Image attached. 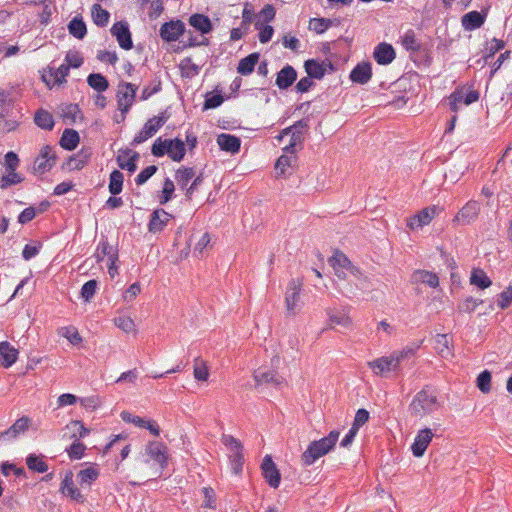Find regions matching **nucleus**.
<instances>
[{
	"mask_svg": "<svg viewBox=\"0 0 512 512\" xmlns=\"http://www.w3.org/2000/svg\"><path fill=\"white\" fill-rule=\"evenodd\" d=\"M441 404L438 400V394L435 389L425 386L416 393L409 405L411 415L423 418L430 415L440 408Z\"/></svg>",
	"mask_w": 512,
	"mask_h": 512,
	"instance_id": "obj_1",
	"label": "nucleus"
},
{
	"mask_svg": "<svg viewBox=\"0 0 512 512\" xmlns=\"http://www.w3.org/2000/svg\"><path fill=\"white\" fill-rule=\"evenodd\" d=\"M339 435V431L333 430L326 437L312 441L301 455L302 464L310 466L319 458L328 454L335 447Z\"/></svg>",
	"mask_w": 512,
	"mask_h": 512,
	"instance_id": "obj_2",
	"label": "nucleus"
},
{
	"mask_svg": "<svg viewBox=\"0 0 512 512\" xmlns=\"http://www.w3.org/2000/svg\"><path fill=\"white\" fill-rule=\"evenodd\" d=\"M412 350H403L396 354H393L389 357H380L373 361L368 362V366L373 371L375 375H382L385 372H389L392 370H396L399 366V363L410 354H412Z\"/></svg>",
	"mask_w": 512,
	"mask_h": 512,
	"instance_id": "obj_3",
	"label": "nucleus"
},
{
	"mask_svg": "<svg viewBox=\"0 0 512 512\" xmlns=\"http://www.w3.org/2000/svg\"><path fill=\"white\" fill-rule=\"evenodd\" d=\"M222 443L230 449L229 459L233 472L236 474L240 473L244 461L241 442L232 435L224 434L222 436Z\"/></svg>",
	"mask_w": 512,
	"mask_h": 512,
	"instance_id": "obj_4",
	"label": "nucleus"
},
{
	"mask_svg": "<svg viewBox=\"0 0 512 512\" xmlns=\"http://www.w3.org/2000/svg\"><path fill=\"white\" fill-rule=\"evenodd\" d=\"M168 116L164 113L159 116L150 118L145 124L142 130L134 137L132 144L138 145L152 137L157 131L166 123Z\"/></svg>",
	"mask_w": 512,
	"mask_h": 512,
	"instance_id": "obj_5",
	"label": "nucleus"
},
{
	"mask_svg": "<svg viewBox=\"0 0 512 512\" xmlns=\"http://www.w3.org/2000/svg\"><path fill=\"white\" fill-rule=\"evenodd\" d=\"M137 89L136 85L128 82L121 83L118 86L117 102L123 119L134 102Z\"/></svg>",
	"mask_w": 512,
	"mask_h": 512,
	"instance_id": "obj_6",
	"label": "nucleus"
},
{
	"mask_svg": "<svg viewBox=\"0 0 512 512\" xmlns=\"http://www.w3.org/2000/svg\"><path fill=\"white\" fill-rule=\"evenodd\" d=\"M480 210V203L475 200H470L459 210L454 217L453 222L461 226L470 225L476 221Z\"/></svg>",
	"mask_w": 512,
	"mask_h": 512,
	"instance_id": "obj_7",
	"label": "nucleus"
},
{
	"mask_svg": "<svg viewBox=\"0 0 512 512\" xmlns=\"http://www.w3.org/2000/svg\"><path fill=\"white\" fill-rule=\"evenodd\" d=\"M57 156L52 151V147L46 145L40 150L39 156L35 159L33 164L34 173L44 174L50 171L56 164Z\"/></svg>",
	"mask_w": 512,
	"mask_h": 512,
	"instance_id": "obj_8",
	"label": "nucleus"
},
{
	"mask_svg": "<svg viewBox=\"0 0 512 512\" xmlns=\"http://www.w3.org/2000/svg\"><path fill=\"white\" fill-rule=\"evenodd\" d=\"M111 34L116 37L119 46L124 50H130L133 47L131 32L126 21L116 22L111 28Z\"/></svg>",
	"mask_w": 512,
	"mask_h": 512,
	"instance_id": "obj_9",
	"label": "nucleus"
},
{
	"mask_svg": "<svg viewBox=\"0 0 512 512\" xmlns=\"http://www.w3.org/2000/svg\"><path fill=\"white\" fill-rule=\"evenodd\" d=\"M185 31V24L180 21H170L164 23L160 28V36L166 42H172L179 39Z\"/></svg>",
	"mask_w": 512,
	"mask_h": 512,
	"instance_id": "obj_10",
	"label": "nucleus"
},
{
	"mask_svg": "<svg viewBox=\"0 0 512 512\" xmlns=\"http://www.w3.org/2000/svg\"><path fill=\"white\" fill-rule=\"evenodd\" d=\"M302 283L299 280H291L285 295V303L287 311L295 314L296 309L299 308L300 290Z\"/></svg>",
	"mask_w": 512,
	"mask_h": 512,
	"instance_id": "obj_11",
	"label": "nucleus"
},
{
	"mask_svg": "<svg viewBox=\"0 0 512 512\" xmlns=\"http://www.w3.org/2000/svg\"><path fill=\"white\" fill-rule=\"evenodd\" d=\"M261 468L263 476L268 482V484L273 488H277L280 484V473L276 468V465L273 462L271 456L266 455L264 457L261 464Z\"/></svg>",
	"mask_w": 512,
	"mask_h": 512,
	"instance_id": "obj_12",
	"label": "nucleus"
},
{
	"mask_svg": "<svg viewBox=\"0 0 512 512\" xmlns=\"http://www.w3.org/2000/svg\"><path fill=\"white\" fill-rule=\"evenodd\" d=\"M91 155V148L83 147L77 154H74L67 159L63 168H67L68 170H80L88 163Z\"/></svg>",
	"mask_w": 512,
	"mask_h": 512,
	"instance_id": "obj_13",
	"label": "nucleus"
},
{
	"mask_svg": "<svg viewBox=\"0 0 512 512\" xmlns=\"http://www.w3.org/2000/svg\"><path fill=\"white\" fill-rule=\"evenodd\" d=\"M433 437V433L430 429L425 428L420 430L415 438L414 443L412 444V452L415 457L423 456L426 451L429 443L431 442Z\"/></svg>",
	"mask_w": 512,
	"mask_h": 512,
	"instance_id": "obj_14",
	"label": "nucleus"
},
{
	"mask_svg": "<svg viewBox=\"0 0 512 512\" xmlns=\"http://www.w3.org/2000/svg\"><path fill=\"white\" fill-rule=\"evenodd\" d=\"M146 453L151 459L157 462L161 468L167 465V448L161 442H150L146 447Z\"/></svg>",
	"mask_w": 512,
	"mask_h": 512,
	"instance_id": "obj_15",
	"label": "nucleus"
},
{
	"mask_svg": "<svg viewBox=\"0 0 512 512\" xmlns=\"http://www.w3.org/2000/svg\"><path fill=\"white\" fill-rule=\"evenodd\" d=\"M373 57L378 64L388 65L395 59L396 53L392 45L380 43L375 47Z\"/></svg>",
	"mask_w": 512,
	"mask_h": 512,
	"instance_id": "obj_16",
	"label": "nucleus"
},
{
	"mask_svg": "<svg viewBox=\"0 0 512 512\" xmlns=\"http://www.w3.org/2000/svg\"><path fill=\"white\" fill-rule=\"evenodd\" d=\"M172 217L171 214L167 213L163 209H156L150 217L148 229L152 233L160 232L167 225L168 221Z\"/></svg>",
	"mask_w": 512,
	"mask_h": 512,
	"instance_id": "obj_17",
	"label": "nucleus"
},
{
	"mask_svg": "<svg viewBox=\"0 0 512 512\" xmlns=\"http://www.w3.org/2000/svg\"><path fill=\"white\" fill-rule=\"evenodd\" d=\"M139 159V153L130 149L121 150L117 156V163L121 169H126L133 173L137 166L136 161Z\"/></svg>",
	"mask_w": 512,
	"mask_h": 512,
	"instance_id": "obj_18",
	"label": "nucleus"
},
{
	"mask_svg": "<svg viewBox=\"0 0 512 512\" xmlns=\"http://www.w3.org/2000/svg\"><path fill=\"white\" fill-rule=\"evenodd\" d=\"M61 492L69 496L72 500L83 503L85 501L84 495L74 486L72 473L66 474L65 478L61 483Z\"/></svg>",
	"mask_w": 512,
	"mask_h": 512,
	"instance_id": "obj_19",
	"label": "nucleus"
},
{
	"mask_svg": "<svg viewBox=\"0 0 512 512\" xmlns=\"http://www.w3.org/2000/svg\"><path fill=\"white\" fill-rule=\"evenodd\" d=\"M372 77V68L369 62L357 64L350 73V79L354 83L366 84Z\"/></svg>",
	"mask_w": 512,
	"mask_h": 512,
	"instance_id": "obj_20",
	"label": "nucleus"
},
{
	"mask_svg": "<svg viewBox=\"0 0 512 512\" xmlns=\"http://www.w3.org/2000/svg\"><path fill=\"white\" fill-rule=\"evenodd\" d=\"M412 284H426L431 288H436L439 285V278L437 274L426 271V270H416L411 275Z\"/></svg>",
	"mask_w": 512,
	"mask_h": 512,
	"instance_id": "obj_21",
	"label": "nucleus"
},
{
	"mask_svg": "<svg viewBox=\"0 0 512 512\" xmlns=\"http://www.w3.org/2000/svg\"><path fill=\"white\" fill-rule=\"evenodd\" d=\"M296 78V70L292 66L286 65L277 73L276 85L279 89H288L295 82Z\"/></svg>",
	"mask_w": 512,
	"mask_h": 512,
	"instance_id": "obj_22",
	"label": "nucleus"
},
{
	"mask_svg": "<svg viewBox=\"0 0 512 512\" xmlns=\"http://www.w3.org/2000/svg\"><path fill=\"white\" fill-rule=\"evenodd\" d=\"M95 257L97 262H103L105 258H108V262L115 264L118 254L117 251L111 246L106 240H101L97 246Z\"/></svg>",
	"mask_w": 512,
	"mask_h": 512,
	"instance_id": "obj_23",
	"label": "nucleus"
},
{
	"mask_svg": "<svg viewBox=\"0 0 512 512\" xmlns=\"http://www.w3.org/2000/svg\"><path fill=\"white\" fill-rule=\"evenodd\" d=\"M217 143L221 150L232 154L238 153L241 145V141L238 137L225 133H222L217 137Z\"/></svg>",
	"mask_w": 512,
	"mask_h": 512,
	"instance_id": "obj_24",
	"label": "nucleus"
},
{
	"mask_svg": "<svg viewBox=\"0 0 512 512\" xmlns=\"http://www.w3.org/2000/svg\"><path fill=\"white\" fill-rule=\"evenodd\" d=\"M254 380L257 385L262 384H272L274 386H279L284 382L283 377L277 374V372L273 370L262 371L257 370L254 373Z\"/></svg>",
	"mask_w": 512,
	"mask_h": 512,
	"instance_id": "obj_25",
	"label": "nucleus"
},
{
	"mask_svg": "<svg viewBox=\"0 0 512 512\" xmlns=\"http://www.w3.org/2000/svg\"><path fill=\"white\" fill-rule=\"evenodd\" d=\"M260 55L257 52L251 53L242 58L237 66V72L243 76L250 75L259 61Z\"/></svg>",
	"mask_w": 512,
	"mask_h": 512,
	"instance_id": "obj_26",
	"label": "nucleus"
},
{
	"mask_svg": "<svg viewBox=\"0 0 512 512\" xmlns=\"http://www.w3.org/2000/svg\"><path fill=\"white\" fill-rule=\"evenodd\" d=\"M168 144V156L175 162H180L185 156V144L179 139H167Z\"/></svg>",
	"mask_w": 512,
	"mask_h": 512,
	"instance_id": "obj_27",
	"label": "nucleus"
},
{
	"mask_svg": "<svg viewBox=\"0 0 512 512\" xmlns=\"http://www.w3.org/2000/svg\"><path fill=\"white\" fill-rule=\"evenodd\" d=\"M484 16L478 11H471L462 17V26L466 31H472L482 26Z\"/></svg>",
	"mask_w": 512,
	"mask_h": 512,
	"instance_id": "obj_28",
	"label": "nucleus"
},
{
	"mask_svg": "<svg viewBox=\"0 0 512 512\" xmlns=\"http://www.w3.org/2000/svg\"><path fill=\"white\" fill-rule=\"evenodd\" d=\"M30 425V419L26 416H23L16 420V422L7 430L4 431V434L7 436V440L16 439L21 433H24Z\"/></svg>",
	"mask_w": 512,
	"mask_h": 512,
	"instance_id": "obj_29",
	"label": "nucleus"
},
{
	"mask_svg": "<svg viewBox=\"0 0 512 512\" xmlns=\"http://www.w3.org/2000/svg\"><path fill=\"white\" fill-rule=\"evenodd\" d=\"M80 137L76 130L74 129H65L61 138H60V146L66 150H74L79 144Z\"/></svg>",
	"mask_w": 512,
	"mask_h": 512,
	"instance_id": "obj_30",
	"label": "nucleus"
},
{
	"mask_svg": "<svg viewBox=\"0 0 512 512\" xmlns=\"http://www.w3.org/2000/svg\"><path fill=\"white\" fill-rule=\"evenodd\" d=\"M189 24L202 34H207L212 30L210 19L203 14H193L190 16Z\"/></svg>",
	"mask_w": 512,
	"mask_h": 512,
	"instance_id": "obj_31",
	"label": "nucleus"
},
{
	"mask_svg": "<svg viewBox=\"0 0 512 512\" xmlns=\"http://www.w3.org/2000/svg\"><path fill=\"white\" fill-rule=\"evenodd\" d=\"M0 355L3 358V366L10 367L17 360L18 351L9 342L0 343Z\"/></svg>",
	"mask_w": 512,
	"mask_h": 512,
	"instance_id": "obj_32",
	"label": "nucleus"
},
{
	"mask_svg": "<svg viewBox=\"0 0 512 512\" xmlns=\"http://www.w3.org/2000/svg\"><path fill=\"white\" fill-rule=\"evenodd\" d=\"M35 124L44 130H52L54 127V119L50 112L44 109H39L36 111L34 116Z\"/></svg>",
	"mask_w": 512,
	"mask_h": 512,
	"instance_id": "obj_33",
	"label": "nucleus"
},
{
	"mask_svg": "<svg viewBox=\"0 0 512 512\" xmlns=\"http://www.w3.org/2000/svg\"><path fill=\"white\" fill-rule=\"evenodd\" d=\"M308 127H297L291 132L290 143L283 149L285 153L294 154L297 146H302L304 141L303 133Z\"/></svg>",
	"mask_w": 512,
	"mask_h": 512,
	"instance_id": "obj_34",
	"label": "nucleus"
},
{
	"mask_svg": "<svg viewBox=\"0 0 512 512\" xmlns=\"http://www.w3.org/2000/svg\"><path fill=\"white\" fill-rule=\"evenodd\" d=\"M68 31L73 37L83 39L87 34V27L81 17H74L68 24Z\"/></svg>",
	"mask_w": 512,
	"mask_h": 512,
	"instance_id": "obj_35",
	"label": "nucleus"
},
{
	"mask_svg": "<svg viewBox=\"0 0 512 512\" xmlns=\"http://www.w3.org/2000/svg\"><path fill=\"white\" fill-rule=\"evenodd\" d=\"M93 22L99 27H105L108 24L110 13L103 9L100 4H93L91 7Z\"/></svg>",
	"mask_w": 512,
	"mask_h": 512,
	"instance_id": "obj_36",
	"label": "nucleus"
},
{
	"mask_svg": "<svg viewBox=\"0 0 512 512\" xmlns=\"http://www.w3.org/2000/svg\"><path fill=\"white\" fill-rule=\"evenodd\" d=\"M195 170L192 167H181L176 171L175 179L178 183V185L185 189L187 188V185L190 180L194 179L195 177Z\"/></svg>",
	"mask_w": 512,
	"mask_h": 512,
	"instance_id": "obj_37",
	"label": "nucleus"
},
{
	"mask_svg": "<svg viewBox=\"0 0 512 512\" xmlns=\"http://www.w3.org/2000/svg\"><path fill=\"white\" fill-rule=\"evenodd\" d=\"M470 283L479 287L480 289H486L491 286L492 282L486 273L481 269H474L471 273Z\"/></svg>",
	"mask_w": 512,
	"mask_h": 512,
	"instance_id": "obj_38",
	"label": "nucleus"
},
{
	"mask_svg": "<svg viewBox=\"0 0 512 512\" xmlns=\"http://www.w3.org/2000/svg\"><path fill=\"white\" fill-rule=\"evenodd\" d=\"M99 476V470L95 467H88L79 471L77 478L80 485L90 486Z\"/></svg>",
	"mask_w": 512,
	"mask_h": 512,
	"instance_id": "obj_39",
	"label": "nucleus"
},
{
	"mask_svg": "<svg viewBox=\"0 0 512 512\" xmlns=\"http://www.w3.org/2000/svg\"><path fill=\"white\" fill-rule=\"evenodd\" d=\"M88 85L98 92L107 90L109 83L108 80L99 73H92L87 78Z\"/></svg>",
	"mask_w": 512,
	"mask_h": 512,
	"instance_id": "obj_40",
	"label": "nucleus"
},
{
	"mask_svg": "<svg viewBox=\"0 0 512 512\" xmlns=\"http://www.w3.org/2000/svg\"><path fill=\"white\" fill-rule=\"evenodd\" d=\"M304 66L308 76L315 79H321L326 71L323 64L313 59L307 60Z\"/></svg>",
	"mask_w": 512,
	"mask_h": 512,
	"instance_id": "obj_41",
	"label": "nucleus"
},
{
	"mask_svg": "<svg viewBox=\"0 0 512 512\" xmlns=\"http://www.w3.org/2000/svg\"><path fill=\"white\" fill-rule=\"evenodd\" d=\"M66 430L71 432L70 438H74L75 441H78V438H84L86 437L90 430L87 429L81 421H71L69 424L65 427Z\"/></svg>",
	"mask_w": 512,
	"mask_h": 512,
	"instance_id": "obj_42",
	"label": "nucleus"
},
{
	"mask_svg": "<svg viewBox=\"0 0 512 512\" xmlns=\"http://www.w3.org/2000/svg\"><path fill=\"white\" fill-rule=\"evenodd\" d=\"M124 175L119 170L110 174L109 191L112 195H118L122 191Z\"/></svg>",
	"mask_w": 512,
	"mask_h": 512,
	"instance_id": "obj_43",
	"label": "nucleus"
},
{
	"mask_svg": "<svg viewBox=\"0 0 512 512\" xmlns=\"http://www.w3.org/2000/svg\"><path fill=\"white\" fill-rule=\"evenodd\" d=\"M28 468L38 473H45L48 471V465L43 461L42 456L30 454L26 459Z\"/></svg>",
	"mask_w": 512,
	"mask_h": 512,
	"instance_id": "obj_44",
	"label": "nucleus"
},
{
	"mask_svg": "<svg viewBox=\"0 0 512 512\" xmlns=\"http://www.w3.org/2000/svg\"><path fill=\"white\" fill-rule=\"evenodd\" d=\"M334 23V20L328 18H312L309 22V29L317 34L324 33Z\"/></svg>",
	"mask_w": 512,
	"mask_h": 512,
	"instance_id": "obj_45",
	"label": "nucleus"
},
{
	"mask_svg": "<svg viewBox=\"0 0 512 512\" xmlns=\"http://www.w3.org/2000/svg\"><path fill=\"white\" fill-rule=\"evenodd\" d=\"M183 77L192 78L199 73V66L193 63L191 58H184L179 65Z\"/></svg>",
	"mask_w": 512,
	"mask_h": 512,
	"instance_id": "obj_46",
	"label": "nucleus"
},
{
	"mask_svg": "<svg viewBox=\"0 0 512 512\" xmlns=\"http://www.w3.org/2000/svg\"><path fill=\"white\" fill-rule=\"evenodd\" d=\"M7 172L8 173L6 175H3L0 178V189H7L8 187L17 185L24 180L20 174L16 173V171L7 170Z\"/></svg>",
	"mask_w": 512,
	"mask_h": 512,
	"instance_id": "obj_47",
	"label": "nucleus"
},
{
	"mask_svg": "<svg viewBox=\"0 0 512 512\" xmlns=\"http://www.w3.org/2000/svg\"><path fill=\"white\" fill-rule=\"evenodd\" d=\"M69 65L62 64L57 69L50 68V78H53L54 83L58 85L66 82V77L69 75Z\"/></svg>",
	"mask_w": 512,
	"mask_h": 512,
	"instance_id": "obj_48",
	"label": "nucleus"
},
{
	"mask_svg": "<svg viewBox=\"0 0 512 512\" xmlns=\"http://www.w3.org/2000/svg\"><path fill=\"white\" fill-rule=\"evenodd\" d=\"M402 45L406 50L419 51L421 44L416 39L415 33L412 30L407 31L402 38Z\"/></svg>",
	"mask_w": 512,
	"mask_h": 512,
	"instance_id": "obj_49",
	"label": "nucleus"
},
{
	"mask_svg": "<svg viewBox=\"0 0 512 512\" xmlns=\"http://www.w3.org/2000/svg\"><path fill=\"white\" fill-rule=\"evenodd\" d=\"M296 162V157L293 154L289 155H281L276 164L275 169L279 175H283L286 172L287 167H291L293 163Z\"/></svg>",
	"mask_w": 512,
	"mask_h": 512,
	"instance_id": "obj_50",
	"label": "nucleus"
},
{
	"mask_svg": "<svg viewBox=\"0 0 512 512\" xmlns=\"http://www.w3.org/2000/svg\"><path fill=\"white\" fill-rule=\"evenodd\" d=\"M329 264L335 270L336 268H345L347 269L350 266V260L347 256L339 251H336L332 257L329 258Z\"/></svg>",
	"mask_w": 512,
	"mask_h": 512,
	"instance_id": "obj_51",
	"label": "nucleus"
},
{
	"mask_svg": "<svg viewBox=\"0 0 512 512\" xmlns=\"http://www.w3.org/2000/svg\"><path fill=\"white\" fill-rule=\"evenodd\" d=\"M330 324L341 325L343 327H349L351 325V319L346 313H333L331 310H327Z\"/></svg>",
	"mask_w": 512,
	"mask_h": 512,
	"instance_id": "obj_52",
	"label": "nucleus"
},
{
	"mask_svg": "<svg viewBox=\"0 0 512 512\" xmlns=\"http://www.w3.org/2000/svg\"><path fill=\"white\" fill-rule=\"evenodd\" d=\"M477 387L483 393L491 390V373L488 370L482 371L477 377Z\"/></svg>",
	"mask_w": 512,
	"mask_h": 512,
	"instance_id": "obj_53",
	"label": "nucleus"
},
{
	"mask_svg": "<svg viewBox=\"0 0 512 512\" xmlns=\"http://www.w3.org/2000/svg\"><path fill=\"white\" fill-rule=\"evenodd\" d=\"M98 282L95 279L87 281L81 288V297L86 301L89 302L97 289Z\"/></svg>",
	"mask_w": 512,
	"mask_h": 512,
	"instance_id": "obj_54",
	"label": "nucleus"
},
{
	"mask_svg": "<svg viewBox=\"0 0 512 512\" xmlns=\"http://www.w3.org/2000/svg\"><path fill=\"white\" fill-rule=\"evenodd\" d=\"M194 377L198 381H206L209 377V371L205 363L197 358L194 365Z\"/></svg>",
	"mask_w": 512,
	"mask_h": 512,
	"instance_id": "obj_55",
	"label": "nucleus"
},
{
	"mask_svg": "<svg viewBox=\"0 0 512 512\" xmlns=\"http://www.w3.org/2000/svg\"><path fill=\"white\" fill-rule=\"evenodd\" d=\"M114 324L126 333H130L135 330L134 321L127 316H119L114 319Z\"/></svg>",
	"mask_w": 512,
	"mask_h": 512,
	"instance_id": "obj_56",
	"label": "nucleus"
},
{
	"mask_svg": "<svg viewBox=\"0 0 512 512\" xmlns=\"http://www.w3.org/2000/svg\"><path fill=\"white\" fill-rule=\"evenodd\" d=\"M175 186L170 178H166L163 184L162 196L160 197V204H165L172 199Z\"/></svg>",
	"mask_w": 512,
	"mask_h": 512,
	"instance_id": "obj_57",
	"label": "nucleus"
},
{
	"mask_svg": "<svg viewBox=\"0 0 512 512\" xmlns=\"http://www.w3.org/2000/svg\"><path fill=\"white\" fill-rule=\"evenodd\" d=\"M86 447L79 441H74L69 448L66 449L71 459H81L84 455Z\"/></svg>",
	"mask_w": 512,
	"mask_h": 512,
	"instance_id": "obj_58",
	"label": "nucleus"
},
{
	"mask_svg": "<svg viewBox=\"0 0 512 512\" xmlns=\"http://www.w3.org/2000/svg\"><path fill=\"white\" fill-rule=\"evenodd\" d=\"M167 139L162 140L161 137L157 138L152 145L151 152L156 157H162L168 153Z\"/></svg>",
	"mask_w": 512,
	"mask_h": 512,
	"instance_id": "obj_59",
	"label": "nucleus"
},
{
	"mask_svg": "<svg viewBox=\"0 0 512 512\" xmlns=\"http://www.w3.org/2000/svg\"><path fill=\"white\" fill-rule=\"evenodd\" d=\"M483 303L481 299H475L473 297H467L459 306L458 309L461 312L471 313L476 307Z\"/></svg>",
	"mask_w": 512,
	"mask_h": 512,
	"instance_id": "obj_60",
	"label": "nucleus"
},
{
	"mask_svg": "<svg viewBox=\"0 0 512 512\" xmlns=\"http://www.w3.org/2000/svg\"><path fill=\"white\" fill-rule=\"evenodd\" d=\"M497 304L502 310L507 309L512 304V286L498 295Z\"/></svg>",
	"mask_w": 512,
	"mask_h": 512,
	"instance_id": "obj_61",
	"label": "nucleus"
},
{
	"mask_svg": "<svg viewBox=\"0 0 512 512\" xmlns=\"http://www.w3.org/2000/svg\"><path fill=\"white\" fill-rule=\"evenodd\" d=\"M435 215H436V207L435 206L427 207V208L422 209L417 214V218H418L417 221H420L424 226V225L429 224L432 221V219L435 217Z\"/></svg>",
	"mask_w": 512,
	"mask_h": 512,
	"instance_id": "obj_62",
	"label": "nucleus"
},
{
	"mask_svg": "<svg viewBox=\"0 0 512 512\" xmlns=\"http://www.w3.org/2000/svg\"><path fill=\"white\" fill-rule=\"evenodd\" d=\"M157 170L158 168L155 165L147 166L135 178L136 184L143 185L150 177H152L157 172Z\"/></svg>",
	"mask_w": 512,
	"mask_h": 512,
	"instance_id": "obj_63",
	"label": "nucleus"
},
{
	"mask_svg": "<svg viewBox=\"0 0 512 512\" xmlns=\"http://www.w3.org/2000/svg\"><path fill=\"white\" fill-rule=\"evenodd\" d=\"M505 47V42L503 40L493 38L490 42V45L487 48L488 53L485 55V63L489 58L493 57L498 51L502 50Z\"/></svg>",
	"mask_w": 512,
	"mask_h": 512,
	"instance_id": "obj_64",
	"label": "nucleus"
}]
</instances>
